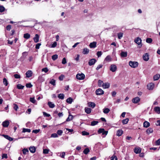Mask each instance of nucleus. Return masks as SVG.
Listing matches in <instances>:
<instances>
[{
	"instance_id": "1",
	"label": "nucleus",
	"mask_w": 160,
	"mask_h": 160,
	"mask_svg": "<svg viewBox=\"0 0 160 160\" xmlns=\"http://www.w3.org/2000/svg\"><path fill=\"white\" fill-rule=\"evenodd\" d=\"M138 63L137 62L130 61L129 62V65L132 68H135L138 67Z\"/></svg>"
},
{
	"instance_id": "2",
	"label": "nucleus",
	"mask_w": 160,
	"mask_h": 160,
	"mask_svg": "<svg viewBox=\"0 0 160 160\" xmlns=\"http://www.w3.org/2000/svg\"><path fill=\"white\" fill-rule=\"evenodd\" d=\"M134 42L137 44L138 45H140V47H141L142 46V44H141L142 42V40L141 39L139 38L138 37L134 40Z\"/></svg>"
},
{
	"instance_id": "3",
	"label": "nucleus",
	"mask_w": 160,
	"mask_h": 160,
	"mask_svg": "<svg viewBox=\"0 0 160 160\" xmlns=\"http://www.w3.org/2000/svg\"><path fill=\"white\" fill-rule=\"evenodd\" d=\"M117 69V67L114 64L111 65L110 70L112 72H115Z\"/></svg>"
},
{
	"instance_id": "4",
	"label": "nucleus",
	"mask_w": 160,
	"mask_h": 160,
	"mask_svg": "<svg viewBox=\"0 0 160 160\" xmlns=\"http://www.w3.org/2000/svg\"><path fill=\"white\" fill-rule=\"evenodd\" d=\"M104 93V91L101 88H99L96 91V93L97 95H100L103 94Z\"/></svg>"
},
{
	"instance_id": "5",
	"label": "nucleus",
	"mask_w": 160,
	"mask_h": 160,
	"mask_svg": "<svg viewBox=\"0 0 160 160\" xmlns=\"http://www.w3.org/2000/svg\"><path fill=\"white\" fill-rule=\"evenodd\" d=\"M9 123V121L7 120L2 122V125L3 127L7 128L8 126Z\"/></svg>"
},
{
	"instance_id": "6",
	"label": "nucleus",
	"mask_w": 160,
	"mask_h": 160,
	"mask_svg": "<svg viewBox=\"0 0 160 160\" xmlns=\"http://www.w3.org/2000/svg\"><path fill=\"white\" fill-rule=\"evenodd\" d=\"M142 58L144 60L147 61L149 59V55L147 53H145L143 54Z\"/></svg>"
},
{
	"instance_id": "7",
	"label": "nucleus",
	"mask_w": 160,
	"mask_h": 160,
	"mask_svg": "<svg viewBox=\"0 0 160 160\" xmlns=\"http://www.w3.org/2000/svg\"><path fill=\"white\" fill-rule=\"evenodd\" d=\"M154 87V84L153 83H150L147 85V88L149 90H152Z\"/></svg>"
},
{
	"instance_id": "8",
	"label": "nucleus",
	"mask_w": 160,
	"mask_h": 160,
	"mask_svg": "<svg viewBox=\"0 0 160 160\" xmlns=\"http://www.w3.org/2000/svg\"><path fill=\"white\" fill-rule=\"evenodd\" d=\"M140 99L138 97H136L132 99V102L134 103H137L140 101Z\"/></svg>"
},
{
	"instance_id": "9",
	"label": "nucleus",
	"mask_w": 160,
	"mask_h": 160,
	"mask_svg": "<svg viewBox=\"0 0 160 160\" xmlns=\"http://www.w3.org/2000/svg\"><path fill=\"white\" fill-rule=\"evenodd\" d=\"M96 62V60L94 59L93 58L90 59L88 62V64L89 66H92L94 65Z\"/></svg>"
},
{
	"instance_id": "10",
	"label": "nucleus",
	"mask_w": 160,
	"mask_h": 160,
	"mask_svg": "<svg viewBox=\"0 0 160 160\" xmlns=\"http://www.w3.org/2000/svg\"><path fill=\"white\" fill-rule=\"evenodd\" d=\"M134 152L136 154L140 153L141 151V149L139 147L135 148L134 149Z\"/></svg>"
},
{
	"instance_id": "11",
	"label": "nucleus",
	"mask_w": 160,
	"mask_h": 160,
	"mask_svg": "<svg viewBox=\"0 0 160 160\" xmlns=\"http://www.w3.org/2000/svg\"><path fill=\"white\" fill-rule=\"evenodd\" d=\"M111 60L112 58L110 56L108 55L104 59V63H105L107 62H110L111 61Z\"/></svg>"
},
{
	"instance_id": "12",
	"label": "nucleus",
	"mask_w": 160,
	"mask_h": 160,
	"mask_svg": "<svg viewBox=\"0 0 160 160\" xmlns=\"http://www.w3.org/2000/svg\"><path fill=\"white\" fill-rule=\"evenodd\" d=\"M2 136L3 137L6 139L10 141H12L13 140V138L9 136L8 135H7L2 134Z\"/></svg>"
},
{
	"instance_id": "13",
	"label": "nucleus",
	"mask_w": 160,
	"mask_h": 160,
	"mask_svg": "<svg viewBox=\"0 0 160 160\" xmlns=\"http://www.w3.org/2000/svg\"><path fill=\"white\" fill-rule=\"evenodd\" d=\"M26 77L27 78H29L32 76V72L31 71L28 70L26 73Z\"/></svg>"
},
{
	"instance_id": "14",
	"label": "nucleus",
	"mask_w": 160,
	"mask_h": 160,
	"mask_svg": "<svg viewBox=\"0 0 160 160\" xmlns=\"http://www.w3.org/2000/svg\"><path fill=\"white\" fill-rule=\"evenodd\" d=\"M30 152L32 153H34L36 151V148L34 146H31L29 148Z\"/></svg>"
},
{
	"instance_id": "15",
	"label": "nucleus",
	"mask_w": 160,
	"mask_h": 160,
	"mask_svg": "<svg viewBox=\"0 0 160 160\" xmlns=\"http://www.w3.org/2000/svg\"><path fill=\"white\" fill-rule=\"evenodd\" d=\"M39 36L38 34H36L34 37L33 38V40L35 43H37L39 41Z\"/></svg>"
},
{
	"instance_id": "16",
	"label": "nucleus",
	"mask_w": 160,
	"mask_h": 160,
	"mask_svg": "<svg viewBox=\"0 0 160 160\" xmlns=\"http://www.w3.org/2000/svg\"><path fill=\"white\" fill-rule=\"evenodd\" d=\"M150 126V123L148 121H145L143 123V127L145 128H148Z\"/></svg>"
},
{
	"instance_id": "17",
	"label": "nucleus",
	"mask_w": 160,
	"mask_h": 160,
	"mask_svg": "<svg viewBox=\"0 0 160 160\" xmlns=\"http://www.w3.org/2000/svg\"><path fill=\"white\" fill-rule=\"evenodd\" d=\"M110 87V83L108 82L104 83L102 87L104 89L108 88Z\"/></svg>"
},
{
	"instance_id": "18",
	"label": "nucleus",
	"mask_w": 160,
	"mask_h": 160,
	"mask_svg": "<svg viewBox=\"0 0 160 160\" xmlns=\"http://www.w3.org/2000/svg\"><path fill=\"white\" fill-rule=\"evenodd\" d=\"M88 107L92 108H94L96 106V104L94 102H88Z\"/></svg>"
},
{
	"instance_id": "19",
	"label": "nucleus",
	"mask_w": 160,
	"mask_h": 160,
	"mask_svg": "<svg viewBox=\"0 0 160 160\" xmlns=\"http://www.w3.org/2000/svg\"><path fill=\"white\" fill-rule=\"evenodd\" d=\"M96 42H93L90 43L89 46L91 48H95L96 47Z\"/></svg>"
},
{
	"instance_id": "20",
	"label": "nucleus",
	"mask_w": 160,
	"mask_h": 160,
	"mask_svg": "<svg viewBox=\"0 0 160 160\" xmlns=\"http://www.w3.org/2000/svg\"><path fill=\"white\" fill-rule=\"evenodd\" d=\"M123 133V131L121 129L118 130L116 133V135L118 136H121Z\"/></svg>"
},
{
	"instance_id": "21",
	"label": "nucleus",
	"mask_w": 160,
	"mask_h": 160,
	"mask_svg": "<svg viewBox=\"0 0 160 160\" xmlns=\"http://www.w3.org/2000/svg\"><path fill=\"white\" fill-rule=\"evenodd\" d=\"M84 110L85 112L88 114H90L92 111L91 109L87 107L85 108Z\"/></svg>"
},
{
	"instance_id": "22",
	"label": "nucleus",
	"mask_w": 160,
	"mask_h": 160,
	"mask_svg": "<svg viewBox=\"0 0 160 160\" xmlns=\"http://www.w3.org/2000/svg\"><path fill=\"white\" fill-rule=\"evenodd\" d=\"M153 132V129L151 128H148L146 131V132L148 134L152 133Z\"/></svg>"
},
{
	"instance_id": "23",
	"label": "nucleus",
	"mask_w": 160,
	"mask_h": 160,
	"mask_svg": "<svg viewBox=\"0 0 160 160\" xmlns=\"http://www.w3.org/2000/svg\"><path fill=\"white\" fill-rule=\"evenodd\" d=\"M120 55L122 57H126L127 55V52H126L122 51L120 53Z\"/></svg>"
},
{
	"instance_id": "24",
	"label": "nucleus",
	"mask_w": 160,
	"mask_h": 160,
	"mask_svg": "<svg viewBox=\"0 0 160 160\" xmlns=\"http://www.w3.org/2000/svg\"><path fill=\"white\" fill-rule=\"evenodd\" d=\"M154 110L158 114L160 113V107H155L154 108Z\"/></svg>"
},
{
	"instance_id": "25",
	"label": "nucleus",
	"mask_w": 160,
	"mask_h": 160,
	"mask_svg": "<svg viewBox=\"0 0 160 160\" xmlns=\"http://www.w3.org/2000/svg\"><path fill=\"white\" fill-rule=\"evenodd\" d=\"M89 52V50L87 48L83 49L82 53L84 54H87Z\"/></svg>"
},
{
	"instance_id": "26",
	"label": "nucleus",
	"mask_w": 160,
	"mask_h": 160,
	"mask_svg": "<svg viewBox=\"0 0 160 160\" xmlns=\"http://www.w3.org/2000/svg\"><path fill=\"white\" fill-rule=\"evenodd\" d=\"M160 78V75L157 74L154 75L153 77V80L154 81L158 80Z\"/></svg>"
},
{
	"instance_id": "27",
	"label": "nucleus",
	"mask_w": 160,
	"mask_h": 160,
	"mask_svg": "<svg viewBox=\"0 0 160 160\" xmlns=\"http://www.w3.org/2000/svg\"><path fill=\"white\" fill-rule=\"evenodd\" d=\"M90 152V150L88 148H85L83 151V152L85 154H87L88 152Z\"/></svg>"
},
{
	"instance_id": "28",
	"label": "nucleus",
	"mask_w": 160,
	"mask_h": 160,
	"mask_svg": "<svg viewBox=\"0 0 160 160\" xmlns=\"http://www.w3.org/2000/svg\"><path fill=\"white\" fill-rule=\"evenodd\" d=\"M24 87V86H23L20 84H18L17 85V88L19 89H23Z\"/></svg>"
},
{
	"instance_id": "29",
	"label": "nucleus",
	"mask_w": 160,
	"mask_h": 160,
	"mask_svg": "<svg viewBox=\"0 0 160 160\" xmlns=\"http://www.w3.org/2000/svg\"><path fill=\"white\" fill-rule=\"evenodd\" d=\"M23 37L26 39H28L30 37V35L28 33H26L24 34Z\"/></svg>"
},
{
	"instance_id": "30",
	"label": "nucleus",
	"mask_w": 160,
	"mask_h": 160,
	"mask_svg": "<svg viewBox=\"0 0 160 160\" xmlns=\"http://www.w3.org/2000/svg\"><path fill=\"white\" fill-rule=\"evenodd\" d=\"M48 104L49 106V108H53L55 107L54 104L50 102H48Z\"/></svg>"
},
{
	"instance_id": "31",
	"label": "nucleus",
	"mask_w": 160,
	"mask_h": 160,
	"mask_svg": "<svg viewBox=\"0 0 160 160\" xmlns=\"http://www.w3.org/2000/svg\"><path fill=\"white\" fill-rule=\"evenodd\" d=\"M103 83H103V81H102L100 80H99L98 81V85L99 87H102V85H103Z\"/></svg>"
},
{
	"instance_id": "32",
	"label": "nucleus",
	"mask_w": 160,
	"mask_h": 160,
	"mask_svg": "<svg viewBox=\"0 0 160 160\" xmlns=\"http://www.w3.org/2000/svg\"><path fill=\"white\" fill-rule=\"evenodd\" d=\"M58 98L62 100L64 99V94L63 93H60L58 95Z\"/></svg>"
},
{
	"instance_id": "33",
	"label": "nucleus",
	"mask_w": 160,
	"mask_h": 160,
	"mask_svg": "<svg viewBox=\"0 0 160 160\" xmlns=\"http://www.w3.org/2000/svg\"><path fill=\"white\" fill-rule=\"evenodd\" d=\"M72 101H73V99L71 97H70V98H68L66 100V102L68 103L69 104H71L72 103Z\"/></svg>"
},
{
	"instance_id": "34",
	"label": "nucleus",
	"mask_w": 160,
	"mask_h": 160,
	"mask_svg": "<svg viewBox=\"0 0 160 160\" xmlns=\"http://www.w3.org/2000/svg\"><path fill=\"white\" fill-rule=\"evenodd\" d=\"M3 83L5 86H7L8 85V82L6 78H4L3 79Z\"/></svg>"
},
{
	"instance_id": "35",
	"label": "nucleus",
	"mask_w": 160,
	"mask_h": 160,
	"mask_svg": "<svg viewBox=\"0 0 160 160\" xmlns=\"http://www.w3.org/2000/svg\"><path fill=\"white\" fill-rule=\"evenodd\" d=\"M31 131V129H30L23 128L22 129V132H30Z\"/></svg>"
},
{
	"instance_id": "36",
	"label": "nucleus",
	"mask_w": 160,
	"mask_h": 160,
	"mask_svg": "<svg viewBox=\"0 0 160 160\" xmlns=\"http://www.w3.org/2000/svg\"><path fill=\"white\" fill-rule=\"evenodd\" d=\"M110 111V110L108 108H105L103 109V112L105 114L108 113Z\"/></svg>"
},
{
	"instance_id": "37",
	"label": "nucleus",
	"mask_w": 160,
	"mask_h": 160,
	"mask_svg": "<svg viewBox=\"0 0 160 160\" xmlns=\"http://www.w3.org/2000/svg\"><path fill=\"white\" fill-rule=\"evenodd\" d=\"M129 121V119L128 118H126L125 119L122 120V123L123 124H126Z\"/></svg>"
},
{
	"instance_id": "38",
	"label": "nucleus",
	"mask_w": 160,
	"mask_h": 160,
	"mask_svg": "<svg viewBox=\"0 0 160 160\" xmlns=\"http://www.w3.org/2000/svg\"><path fill=\"white\" fill-rule=\"evenodd\" d=\"M98 122L97 121H93L91 122V125L92 126H95L98 124Z\"/></svg>"
},
{
	"instance_id": "39",
	"label": "nucleus",
	"mask_w": 160,
	"mask_h": 160,
	"mask_svg": "<svg viewBox=\"0 0 160 160\" xmlns=\"http://www.w3.org/2000/svg\"><path fill=\"white\" fill-rule=\"evenodd\" d=\"M58 58V55L57 54H55L52 55V59L55 61Z\"/></svg>"
},
{
	"instance_id": "40",
	"label": "nucleus",
	"mask_w": 160,
	"mask_h": 160,
	"mask_svg": "<svg viewBox=\"0 0 160 160\" xmlns=\"http://www.w3.org/2000/svg\"><path fill=\"white\" fill-rule=\"evenodd\" d=\"M56 81L55 80L52 79L50 81V83L51 84H52L53 86H55L56 85Z\"/></svg>"
},
{
	"instance_id": "41",
	"label": "nucleus",
	"mask_w": 160,
	"mask_h": 160,
	"mask_svg": "<svg viewBox=\"0 0 160 160\" xmlns=\"http://www.w3.org/2000/svg\"><path fill=\"white\" fill-rule=\"evenodd\" d=\"M73 116L71 115H69L68 117L66 119V121H69L72 119Z\"/></svg>"
},
{
	"instance_id": "42",
	"label": "nucleus",
	"mask_w": 160,
	"mask_h": 160,
	"mask_svg": "<svg viewBox=\"0 0 160 160\" xmlns=\"http://www.w3.org/2000/svg\"><path fill=\"white\" fill-rule=\"evenodd\" d=\"M5 10V8L3 6L1 5L0 6V12H2L4 11Z\"/></svg>"
},
{
	"instance_id": "43",
	"label": "nucleus",
	"mask_w": 160,
	"mask_h": 160,
	"mask_svg": "<svg viewBox=\"0 0 160 160\" xmlns=\"http://www.w3.org/2000/svg\"><path fill=\"white\" fill-rule=\"evenodd\" d=\"M152 39L150 38H147L146 40V42L147 43H150L152 42Z\"/></svg>"
},
{
	"instance_id": "44",
	"label": "nucleus",
	"mask_w": 160,
	"mask_h": 160,
	"mask_svg": "<svg viewBox=\"0 0 160 160\" xmlns=\"http://www.w3.org/2000/svg\"><path fill=\"white\" fill-rule=\"evenodd\" d=\"M123 33L122 32H120L118 34V39H120L123 36Z\"/></svg>"
},
{
	"instance_id": "45",
	"label": "nucleus",
	"mask_w": 160,
	"mask_h": 160,
	"mask_svg": "<svg viewBox=\"0 0 160 160\" xmlns=\"http://www.w3.org/2000/svg\"><path fill=\"white\" fill-rule=\"evenodd\" d=\"M30 101L33 103H35L36 101V100H35L34 98H30Z\"/></svg>"
},
{
	"instance_id": "46",
	"label": "nucleus",
	"mask_w": 160,
	"mask_h": 160,
	"mask_svg": "<svg viewBox=\"0 0 160 160\" xmlns=\"http://www.w3.org/2000/svg\"><path fill=\"white\" fill-rule=\"evenodd\" d=\"M23 153L25 155L27 152H28L29 151L27 148H24L22 150Z\"/></svg>"
},
{
	"instance_id": "47",
	"label": "nucleus",
	"mask_w": 160,
	"mask_h": 160,
	"mask_svg": "<svg viewBox=\"0 0 160 160\" xmlns=\"http://www.w3.org/2000/svg\"><path fill=\"white\" fill-rule=\"evenodd\" d=\"M63 133V131L62 130H59L57 131V134L58 135H59L61 136L62 134Z\"/></svg>"
},
{
	"instance_id": "48",
	"label": "nucleus",
	"mask_w": 160,
	"mask_h": 160,
	"mask_svg": "<svg viewBox=\"0 0 160 160\" xmlns=\"http://www.w3.org/2000/svg\"><path fill=\"white\" fill-rule=\"evenodd\" d=\"M51 137L52 138H56L58 137V135L57 133H54L51 135Z\"/></svg>"
},
{
	"instance_id": "49",
	"label": "nucleus",
	"mask_w": 160,
	"mask_h": 160,
	"mask_svg": "<svg viewBox=\"0 0 160 160\" xmlns=\"http://www.w3.org/2000/svg\"><path fill=\"white\" fill-rule=\"evenodd\" d=\"M42 71L44 72L45 73H47L48 71V69L47 68H45L42 69Z\"/></svg>"
},
{
	"instance_id": "50",
	"label": "nucleus",
	"mask_w": 160,
	"mask_h": 160,
	"mask_svg": "<svg viewBox=\"0 0 160 160\" xmlns=\"http://www.w3.org/2000/svg\"><path fill=\"white\" fill-rule=\"evenodd\" d=\"M64 77L65 76L64 75L62 74L59 76L58 79L60 81H62L63 80Z\"/></svg>"
},
{
	"instance_id": "51",
	"label": "nucleus",
	"mask_w": 160,
	"mask_h": 160,
	"mask_svg": "<svg viewBox=\"0 0 160 160\" xmlns=\"http://www.w3.org/2000/svg\"><path fill=\"white\" fill-rule=\"evenodd\" d=\"M26 86L27 88H31L32 86V85L30 83H26Z\"/></svg>"
},
{
	"instance_id": "52",
	"label": "nucleus",
	"mask_w": 160,
	"mask_h": 160,
	"mask_svg": "<svg viewBox=\"0 0 160 160\" xmlns=\"http://www.w3.org/2000/svg\"><path fill=\"white\" fill-rule=\"evenodd\" d=\"M105 130L103 128H100L98 131V133H102L103 132H105Z\"/></svg>"
},
{
	"instance_id": "53",
	"label": "nucleus",
	"mask_w": 160,
	"mask_h": 160,
	"mask_svg": "<svg viewBox=\"0 0 160 160\" xmlns=\"http://www.w3.org/2000/svg\"><path fill=\"white\" fill-rule=\"evenodd\" d=\"M155 144L157 146H158L160 145V138L158 139L156 141Z\"/></svg>"
},
{
	"instance_id": "54",
	"label": "nucleus",
	"mask_w": 160,
	"mask_h": 160,
	"mask_svg": "<svg viewBox=\"0 0 160 160\" xmlns=\"http://www.w3.org/2000/svg\"><path fill=\"white\" fill-rule=\"evenodd\" d=\"M108 133V131H105V132H102V135H103L102 136L103 137H105V136Z\"/></svg>"
},
{
	"instance_id": "55",
	"label": "nucleus",
	"mask_w": 160,
	"mask_h": 160,
	"mask_svg": "<svg viewBox=\"0 0 160 160\" xmlns=\"http://www.w3.org/2000/svg\"><path fill=\"white\" fill-rule=\"evenodd\" d=\"M82 134L83 136L88 135H89V133L85 131H83L82 132Z\"/></svg>"
},
{
	"instance_id": "56",
	"label": "nucleus",
	"mask_w": 160,
	"mask_h": 160,
	"mask_svg": "<svg viewBox=\"0 0 160 160\" xmlns=\"http://www.w3.org/2000/svg\"><path fill=\"white\" fill-rule=\"evenodd\" d=\"M2 159L5 158L7 159L8 158L7 154L6 153H4L2 154Z\"/></svg>"
},
{
	"instance_id": "57",
	"label": "nucleus",
	"mask_w": 160,
	"mask_h": 160,
	"mask_svg": "<svg viewBox=\"0 0 160 160\" xmlns=\"http://www.w3.org/2000/svg\"><path fill=\"white\" fill-rule=\"evenodd\" d=\"M13 105H14V107H13L15 111H17L18 109V106L16 104H14Z\"/></svg>"
},
{
	"instance_id": "58",
	"label": "nucleus",
	"mask_w": 160,
	"mask_h": 160,
	"mask_svg": "<svg viewBox=\"0 0 160 160\" xmlns=\"http://www.w3.org/2000/svg\"><path fill=\"white\" fill-rule=\"evenodd\" d=\"M14 77L15 78L19 79L21 78L20 76L18 74H15L14 75Z\"/></svg>"
},
{
	"instance_id": "59",
	"label": "nucleus",
	"mask_w": 160,
	"mask_h": 160,
	"mask_svg": "<svg viewBox=\"0 0 160 160\" xmlns=\"http://www.w3.org/2000/svg\"><path fill=\"white\" fill-rule=\"evenodd\" d=\"M12 26L10 25H9L7 26L6 28L7 30L10 31L11 28Z\"/></svg>"
},
{
	"instance_id": "60",
	"label": "nucleus",
	"mask_w": 160,
	"mask_h": 160,
	"mask_svg": "<svg viewBox=\"0 0 160 160\" xmlns=\"http://www.w3.org/2000/svg\"><path fill=\"white\" fill-rule=\"evenodd\" d=\"M85 78V75L82 73H81V80H83Z\"/></svg>"
},
{
	"instance_id": "61",
	"label": "nucleus",
	"mask_w": 160,
	"mask_h": 160,
	"mask_svg": "<svg viewBox=\"0 0 160 160\" xmlns=\"http://www.w3.org/2000/svg\"><path fill=\"white\" fill-rule=\"evenodd\" d=\"M102 55V52L101 51H98L97 53V55L98 57L101 56Z\"/></svg>"
},
{
	"instance_id": "62",
	"label": "nucleus",
	"mask_w": 160,
	"mask_h": 160,
	"mask_svg": "<svg viewBox=\"0 0 160 160\" xmlns=\"http://www.w3.org/2000/svg\"><path fill=\"white\" fill-rule=\"evenodd\" d=\"M49 150L48 149H45L43 150V153L44 154H48V153Z\"/></svg>"
},
{
	"instance_id": "63",
	"label": "nucleus",
	"mask_w": 160,
	"mask_h": 160,
	"mask_svg": "<svg viewBox=\"0 0 160 160\" xmlns=\"http://www.w3.org/2000/svg\"><path fill=\"white\" fill-rule=\"evenodd\" d=\"M43 115L46 117H49L50 116V114H48L45 112H43Z\"/></svg>"
},
{
	"instance_id": "64",
	"label": "nucleus",
	"mask_w": 160,
	"mask_h": 160,
	"mask_svg": "<svg viewBox=\"0 0 160 160\" xmlns=\"http://www.w3.org/2000/svg\"><path fill=\"white\" fill-rule=\"evenodd\" d=\"M111 160H117V158L116 156L113 155L111 157Z\"/></svg>"
}]
</instances>
